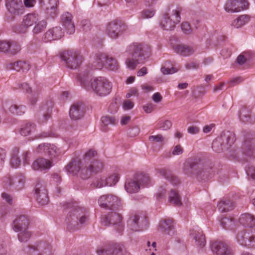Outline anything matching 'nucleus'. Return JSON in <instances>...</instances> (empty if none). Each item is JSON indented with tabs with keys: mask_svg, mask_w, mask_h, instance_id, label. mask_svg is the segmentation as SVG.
<instances>
[{
	"mask_svg": "<svg viewBox=\"0 0 255 255\" xmlns=\"http://www.w3.org/2000/svg\"><path fill=\"white\" fill-rule=\"evenodd\" d=\"M126 53L125 64L128 69L133 70L141 63L142 58L145 59L149 57L150 48L143 43H133L127 47Z\"/></svg>",
	"mask_w": 255,
	"mask_h": 255,
	"instance_id": "f257e3e1",
	"label": "nucleus"
},
{
	"mask_svg": "<svg viewBox=\"0 0 255 255\" xmlns=\"http://www.w3.org/2000/svg\"><path fill=\"white\" fill-rule=\"evenodd\" d=\"M66 223L70 230H76L80 225H86L89 221L88 211L86 208L74 206L67 216Z\"/></svg>",
	"mask_w": 255,
	"mask_h": 255,
	"instance_id": "f03ea898",
	"label": "nucleus"
},
{
	"mask_svg": "<svg viewBox=\"0 0 255 255\" xmlns=\"http://www.w3.org/2000/svg\"><path fill=\"white\" fill-rule=\"evenodd\" d=\"M90 88L97 95L105 96L110 93L112 85L104 77H94L91 80Z\"/></svg>",
	"mask_w": 255,
	"mask_h": 255,
	"instance_id": "7ed1b4c3",
	"label": "nucleus"
},
{
	"mask_svg": "<svg viewBox=\"0 0 255 255\" xmlns=\"http://www.w3.org/2000/svg\"><path fill=\"white\" fill-rule=\"evenodd\" d=\"M180 11L178 8L169 10L165 13L160 22V27L165 30H171L180 21Z\"/></svg>",
	"mask_w": 255,
	"mask_h": 255,
	"instance_id": "20e7f679",
	"label": "nucleus"
},
{
	"mask_svg": "<svg viewBox=\"0 0 255 255\" xmlns=\"http://www.w3.org/2000/svg\"><path fill=\"white\" fill-rule=\"evenodd\" d=\"M150 179L147 175L140 174L133 179H128L125 183V188L129 193H134L139 190L140 187H144L149 184Z\"/></svg>",
	"mask_w": 255,
	"mask_h": 255,
	"instance_id": "39448f33",
	"label": "nucleus"
},
{
	"mask_svg": "<svg viewBox=\"0 0 255 255\" xmlns=\"http://www.w3.org/2000/svg\"><path fill=\"white\" fill-rule=\"evenodd\" d=\"M183 170L184 174L189 176L196 175L198 177L206 178L209 176V169L204 168L202 165L195 161L185 163Z\"/></svg>",
	"mask_w": 255,
	"mask_h": 255,
	"instance_id": "423d86ee",
	"label": "nucleus"
},
{
	"mask_svg": "<svg viewBox=\"0 0 255 255\" xmlns=\"http://www.w3.org/2000/svg\"><path fill=\"white\" fill-rule=\"evenodd\" d=\"M67 150V149H65L63 147H58L53 144L42 143L38 146L36 152L45 153L52 159L63 155Z\"/></svg>",
	"mask_w": 255,
	"mask_h": 255,
	"instance_id": "0eeeda50",
	"label": "nucleus"
},
{
	"mask_svg": "<svg viewBox=\"0 0 255 255\" xmlns=\"http://www.w3.org/2000/svg\"><path fill=\"white\" fill-rule=\"evenodd\" d=\"M5 6L10 16H7V21L13 20L14 17L23 14L24 7L21 0H6Z\"/></svg>",
	"mask_w": 255,
	"mask_h": 255,
	"instance_id": "6e6552de",
	"label": "nucleus"
},
{
	"mask_svg": "<svg viewBox=\"0 0 255 255\" xmlns=\"http://www.w3.org/2000/svg\"><path fill=\"white\" fill-rule=\"evenodd\" d=\"M101 223L103 225L107 226L109 225L116 226L117 232L121 233L124 230L121 216L114 212L108 213L102 218Z\"/></svg>",
	"mask_w": 255,
	"mask_h": 255,
	"instance_id": "1a4fd4ad",
	"label": "nucleus"
},
{
	"mask_svg": "<svg viewBox=\"0 0 255 255\" xmlns=\"http://www.w3.org/2000/svg\"><path fill=\"white\" fill-rule=\"evenodd\" d=\"M100 207L115 210L120 208L121 205V200L117 196L112 194L101 196L98 200Z\"/></svg>",
	"mask_w": 255,
	"mask_h": 255,
	"instance_id": "9d476101",
	"label": "nucleus"
},
{
	"mask_svg": "<svg viewBox=\"0 0 255 255\" xmlns=\"http://www.w3.org/2000/svg\"><path fill=\"white\" fill-rule=\"evenodd\" d=\"M235 141V137L233 133L224 134L213 141L212 147L216 152H220L227 148V146H231Z\"/></svg>",
	"mask_w": 255,
	"mask_h": 255,
	"instance_id": "9b49d317",
	"label": "nucleus"
},
{
	"mask_svg": "<svg viewBox=\"0 0 255 255\" xmlns=\"http://www.w3.org/2000/svg\"><path fill=\"white\" fill-rule=\"evenodd\" d=\"M61 59L65 62L67 66L71 69L77 68L81 63V56L78 52L67 51L61 55Z\"/></svg>",
	"mask_w": 255,
	"mask_h": 255,
	"instance_id": "f8f14e48",
	"label": "nucleus"
},
{
	"mask_svg": "<svg viewBox=\"0 0 255 255\" xmlns=\"http://www.w3.org/2000/svg\"><path fill=\"white\" fill-rule=\"evenodd\" d=\"M127 29V26L121 21L118 20L111 21L106 28L107 34L112 38H117L126 32Z\"/></svg>",
	"mask_w": 255,
	"mask_h": 255,
	"instance_id": "ddd939ff",
	"label": "nucleus"
},
{
	"mask_svg": "<svg viewBox=\"0 0 255 255\" xmlns=\"http://www.w3.org/2000/svg\"><path fill=\"white\" fill-rule=\"evenodd\" d=\"M39 19V17L37 14L35 13H28L23 17L22 25L23 27L20 25L15 26L14 30L19 33H25L26 31V28L36 24Z\"/></svg>",
	"mask_w": 255,
	"mask_h": 255,
	"instance_id": "4468645a",
	"label": "nucleus"
},
{
	"mask_svg": "<svg viewBox=\"0 0 255 255\" xmlns=\"http://www.w3.org/2000/svg\"><path fill=\"white\" fill-rule=\"evenodd\" d=\"M249 3L247 0H228L224 5L227 12H238L248 8Z\"/></svg>",
	"mask_w": 255,
	"mask_h": 255,
	"instance_id": "2eb2a0df",
	"label": "nucleus"
},
{
	"mask_svg": "<svg viewBox=\"0 0 255 255\" xmlns=\"http://www.w3.org/2000/svg\"><path fill=\"white\" fill-rule=\"evenodd\" d=\"M35 198L37 203L43 206L46 205L49 202L47 190L44 184L38 183L35 188Z\"/></svg>",
	"mask_w": 255,
	"mask_h": 255,
	"instance_id": "dca6fc26",
	"label": "nucleus"
},
{
	"mask_svg": "<svg viewBox=\"0 0 255 255\" xmlns=\"http://www.w3.org/2000/svg\"><path fill=\"white\" fill-rule=\"evenodd\" d=\"M64 35V32L60 26L49 29L43 35L42 40L45 42L60 39Z\"/></svg>",
	"mask_w": 255,
	"mask_h": 255,
	"instance_id": "f3484780",
	"label": "nucleus"
},
{
	"mask_svg": "<svg viewBox=\"0 0 255 255\" xmlns=\"http://www.w3.org/2000/svg\"><path fill=\"white\" fill-rule=\"evenodd\" d=\"M210 247L213 253L216 255H232V252L224 243L213 241Z\"/></svg>",
	"mask_w": 255,
	"mask_h": 255,
	"instance_id": "a211bd4d",
	"label": "nucleus"
},
{
	"mask_svg": "<svg viewBox=\"0 0 255 255\" xmlns=\"http://www.w3.org/2000/svg\"><path fill=\"white\" fill-rule=\"evenodd\" d=\"M29 252L32 253L37 251V255H51L52 250L50 245L45 242H40L35 245H31L29 247Z\"/></svg>",
	"mask_w": 255,
	"mask_h": 255,
	"instance_id": "6ab92c4d",
	"label": "nucleus"
},
{
	"mask_svg": "<svg viewBox=\"0 0 255 255\" xmlns=\"http://www.w3.org/2000/svg\"><path fill=\"white\" fill-rule=\"evenodd\" d=\"M72 16L69 12H65L61 16V22L67 32L69 34L75 32V28L74 22L72 21Z\"/></svg>",
	"mask_w": 255,
	"mask_h": 255,
	"instance_id": "aec40b11",
	"label": "nucleus"
},
{
	"mask_svg": "<svg viewBox=\"0 0 255 255\" xmlns=\"http://www.w3.org/2000/svg\"><path fill=\"white\" fill-rule=\"evenodd\" d=\"M53 166L51 159L39 158L33 162L31 167L34 170H47Z\"/></svg>",
	"mask_w": 255,
	"mask_h": 255,
	"instance_id": "412c9836",
	"label": "nucleus"
},
{
	"mask_svg": "<svg viewBox=\"0 0 255 255\" xmlns=\"http://www.w3.org/2000/svg\"><path fill=\"white\" fill-rule=\"evenodd\" d=\"M6 68L9 70H15L23 72H27L30 69V64L24 61H17L13 62H10L6 64Z\"/></svg>",
	"mask_w": 255,
	"mask_h": 255,
	"instance_id": "4be33fe9",
	"label": "nucleus"
},
{
	"mask_svg": "<svg viewBox=\"0 0 255 255\" xmlns=\"http://www.w3.org/2000/svg\"><path fill=\"white\" fill-rule=\"evenodd\" d=\"M28 225L27 218L24 215H20L13 221L12 227L15 232H19L27 229Z\"/></svg>",
	"mask_w": 255,
	"mask_h": 255,
	"instance_id": "5701e85b",
	"label": "nucleus"
},
{
	"mask_svg": "<svg viewBox=\"0 0 255 255\" xmlns=\"http://www.w3.org/2000/svg\"><path fill=\"white\" fill-rule=\"evenodd\" d=\"M252 235V234L249 232L242 231L238 233L237 241L242 246H250L252 245V239L255 238V236Z\"/></svg>",
	"mask_w": 255,
	"mask_h": 255,
	"instance_id": "b1692460",
	"label": "nucleus"
},
{
	"mask_svg": "<svg viewBox=\"0 0 255 255\" xmlns=\"http://www.w3.org/2000/svg\"><path fill=\"white\" fill-rule=\"evenodd\" d=\"M41 3H43L47 9V13L54 18L57 15L56 7L58 4V0H39Z\"/></svg>",
	"mask_w": 255,
	"mask_h": 255,
	"instance_id": "393cba45",
	"label": "nucleus"
},
{
	"mask_svg": "<svg viewBox=\"0 0 255 255\" xmlns=\"http://www.w3.org/2000/svg\"><path fill=\"white\" fill-rule=\"evenodd\" d=\"M16 89H22L26 93L29 94L28 96L30 103L34 105L37 101V97L38 95V92L32 90L31 88L26 83H23L17 84V86L15 87Z\"/></svg>",
	"mask_w": 255,
	"mask_h": 255,
	"instance_id": "a878e982",
	"label": "nucleus"
},
{
	"mask_svg": "<svg viewBox=\"0 0 255 255\" xmlns=\"http://www.w3.org/2000/svg\"><path fill=\"white\" fill-rule=\"evenodd\" d=\"M4 182L8 185H13L14 187L19 190L23 188L25 183V178L23 175L16 176L12 178H6Z\"/></svg>",
	"mask_w": 255,
	"mask_h": 255,
	"instance_id": "bb28decb",
	"label": "nucleus"
},
{
	"mask_svg": "<svg viewBox=\"0 0 255 255\" xmlns=\"http://www.w3.org/2000/svg\"><path fill=\"white\" fill-rule=\"evenodd\" d=\"M81 161L74 159L71 161L65 167L66 171L73 175H76L81 170L83 172L85 168H82Z\"/></svg>",
	"mask_w": 255,
	"mask_h": 255,
	"instance_id": "cd10ccee",
	"label": "nucleus"
},
{
	"mask_svg": "<svg viewBox=\"0 0 255 255\" xmlns=\"http://www.w3.org/2000/svg\"><path fill=\"white\" fill-rule=\"evenodd\" d=\"M84 112L82 105L79 103H75L72 105L69 111V116L73 120H78L83 116Z\"/></svg>",
	"mask_w": 255,
	"mask_h": 255,
	"instance_id": "c85d7f7f",
	"label": "nucleus"
},
{
	"mask_svg": "<svg viewBox=\"0 0 255 255\" xmlns=\"http://www.w3.org/2000/svg\"><path fill=\"white\" fill-rule=\"evenodd\" d=\"M173 50L176 53L183 56H189L195 52L193 47L185 44L176 45L173 47Z\"/></svg>",
	"mask_w": 255,
	"mask_h": 255,
	"instance_id": "c756f323",
	"label": "nucleus"
},
{
	"mask_svg": "<svg viewBox=\"0 0 255 255\" xmlns=\"http://www.w3.org/2000/svg\"><path fill=\"white\" fill-rule=\"evenodd\" d=\"M108 56L104 53L97 54L92 63V69H102L106 66Z\"/></svg>",
	"mask_w": 255,
	"mask_h": 255,
	"instance_id": "7c9ffc66",
	"label": "nucleus"
},
{
	"mask_svg": "<svg viewBox=\"0 0 255 255\" xmlns=\"http://www.w3.org/2000/svg\"><path fill=\"white\" fill-rule=\"evenodd\" d=\"M159 227V230L166 235L172 236L174 234L173 223L171 220H164L161 221Z\"/></svg>",
	"mask_w": 255,
	"mask_h": 255,
	"instance_id": "2f4dec72",
	"label": "nucleus"
},
{
	"mask_svg": "<svg viewBox=\"0 0 255 255\" xmlns=\"http://www.w3.org/2000/svg\"><path fill=\"white\" fill-rule=\"evenodd\" d=\"M239 222L243 226L246 227L252 228L255 227V217L251 214L245 213L242 214Z\"/></svg>",
	"mask_w": 255,
	"mask_h": 255,
	"instance_id": "473e14b6",
	"label": "nucleus"
},
{
	"mask_svg": "<svg viewBox=\"0 0 255 255\" xmlns=\"http://www.w3.org/2000/svg\"><path fill=\"white\" fill-rule=\"evenodd\" d=\"M139 217L135 214L130 217L128 221V228L134 232H138L142 230L141 226L139 222Z\"/></svg>",
	"mask_w": 255,
	"mask_h": 255,
	"instance_id": "72a5a7b5",
	"label": "nucleus"
},
{
	"mask_svg": "<svg viewBox=\"0 0 255 255\" xmlns=\"http://www.w3.org/2000/svg\"><path fill=\"white\" fill-rule=\"evenodd\" d=\"M158 173L161 176L168 180L173 185L176 186L180 183L178 177L173 175L169 170L165 169H160L158 170Z\"/></svg>",
	"mask_w": 255,
	"mask_h": 255,
	"instance_id": "f704fd0d",
	"label": "nucleus"
},
{
	"mask_svg": "<svg viewBox=\"0 0 255 255\" xmlns=\"http://www.w3.org/2000/svg\"><path fill=\"white\" fill-rule=\"evenodd\" d=\"M190 235L195 241L196 245L200 248H203L206 245L205 236L201 231L194 230Z\"/></svg>",
	"mask_w": 255,
	"mask_h": 255,
	"instance_id": "c9c22d12",
	"label": "nucleus"
},
{
	"mask_svg": "<svg viewBox=\"0 0 255 255\" xmlns=\"http://www.w3.org/2000/svg\"><path fill=\"white\" fill-rule=\"evenodd\" d=\"M104 167L103 163L99 160H93L88 166L85 167L86 171L90 173H97L101 171Z\"/></svg>",
	"mask_w": 255,
	"mask_h": 255,
	"instance_id": "e433bc0d",
	"label": "nucleus"
},
{
	"mask_svg": "<svg viewBox=\"0 0 255 255\" xmlns=\"http://www.w3.org/2000/svg\"><path fill=\"white\" fill-rule=\"evenodd\" d=\"M234 207V203L229 200L222 201L218 204V209L221 212L229 211L232 210Z\"/></svg>",
	"mask_w": 255,
	"mask_h": 255,
	"instance_id": "4c0bfd02",
	"label": "nucleus"
},
{
	"mask_svg": "<svg viewBox=\"0 0 255 255\" xmlns=\"http://www.w3.org/2000/svg\"><path fill=\"white\" fill-rule=\"evenodd\" d=\"M113 255H130L125 247L121 244L115 243L113 244Z\"/></svg>",
	"mask_w": 255,
	"mask_h": 255,
	"instance_id": "58836bf2",
	"label": "nucleus"
},
{
	"mask_svg": "<svg viewBox=\"0 0 255 255\" xmlns=\"http://www.w3.org/2000/svg\"><path fill=\"white\" fill-rule=\"evenodd\" d=\"M47 23L45 20H38V21L35 24V26L32 29L33 35H37L44 31L47 27Z\"/></svg>",
	"mask_w": 255,
	"mask_h": 255,
	"instance_id": "ea45409f",
	"label": "nucleus"
},
{
	"mask_svg": "<svg viewBox=\"0 0 255 255\" xmlns=\"http://www.w3.org/2000/svg\"><path fill=\"white\" fill-rule=\"evenodd\" d=\"M169 201L175 206L181 205L180 197L178 193L175 190H171L169 194Z\"/></svg>",
	"mask_w": 255,
	"mask_h": 255,
	"instance_id": "a19ab883",
	"label": "nucleus"
},
{
	"mask_svg": "<svg viewBox=\"0 0 255 255\" xmlns=\"http://www.w3.org/2000/svg\"><path fill=\"white\" fill-rule=\"evenodd\" d=\"M19 149L14 148L12 150V156L10 160V165L13 168H17L20 165V160L18 157Z\"/></svg>",
	"mask_w": 255,
	"mask_h": 255,
	"instance_id": "79ce46f5",
	"label": "nucleus"
},
{
	"mask_svg": "<svg viewBox=\"0 0 255 255\" xmlns=\"http://www.w3.org/2000/svg\"><path fill=\"white\" fill-rule=\"evenodd\" d=\"M250 18L247 15H242L235 19L232 22V25L235 28H239L249 21Z\"/></svg>",
	"mask_w": 255,
	"mask_h": 255,
	"instance_id": "37998d69",
	"label": "nucleus"
},
{
	"mask_svg": "<svg viewBox=\"0 0 255 255\" xmlns=\"http://www.w3.org/2000/svg\"><path fill=\"white\" fill-rule=\"evenodd\" d=\"M35 130V125L32 123H26L22 126L20 133L22 136H27L29 135Z\"/></svg>",
	"mask_w": 255,
	"mask_h": 255,
	"instance_id": "c03bdc74",
	"label": "nucleus"
},
{
	"mask_svg": "<svg viewBox=\"0 0 255 255\" xmlns=\"http://www.w3.org/2000/svg\"><path fill=\"white\" fill-rule=\"evenodd\" d=\"M9 112L16 115H22L25 113V107L22 105H11L9 108Z\"/></svg>",
	"mask_w": 255,
	"mask_h": 255,
	"instance_id": "a18cd8bd",
	"label": "nucleus"
},
{
	"mask_svg": "<svg viewBox=\"0 0 255 255\" xmlns=\"http://www.w3.org/2000/svg\"><path fill=\"white\" fill-rule=\"evenodd\" d=\"M235 222L232 218L225 217L220 221V224L223 228L226 230L232 229L234 226Z\"/></svg>",
	"mask_w": 255,
	"mask_h": 255,
	"instance_id": "49530a36",
	"label": "nucleus"
},
{
	"mask_svg": "<svg viewBox=\"0 0 255 255\" xmlns=\"http://www.w3.org/2000/svg\"><path fill=\"white\" fill-rule=\"evenodd\" d=\"M113 244L99 248L97 253L98 255H113Z\"/></svg>",
	"mask_w": 255,
	"mask_h": 255,
	"instance_id": "de8ad7c7",
	"label": "nucleus"
},
{
	"mask_svg": "<svg viewBox=\"0 0 255 255\" xmlns=\"http://www.w3.org/2000/svg\"><path fill=\"white\" fill-rule=\"evenodd\" d=\"M105 67L111 70H116L118 69L119 64L116 59L108 56Z\"/></svg>",
	"mask_w": 255,
	"mask_h": 255,
	"instance_id": "09e8293b",
	"label": "nucleus"
},
{
	"mask_svg": "<svg viewBox=\"0 0 255 255\" xmlns=\"http://www.w3.org/2000/svg\"><path fill=\"white\" fill-rule=\"evenodd\" d=\"M255 141L254 140H246L245 142H244L243 148L244 150L245 154L250 155V152L253 150L254 149V144Z\"/></svg>",
	"mask_w": 255,
	"mask_h": 255,
	"instance_id": "8fccbe9b",
	"label": "nucleus"
},
{
	"mask_svg": "<svg viewBox=\"0 0 255 255\" xmlns=\"http://www.w3.org/2000/svg\"><path fill=\"white\" fill-rule=\"evenodd\" d=\"M251 111L247 108H244L240 112L239 118L243 122H248L251 118Z\"/></svg>",
	"mask_w": 255,
	"mask_h": 255,
	"instance_id": "3c124183",
	"label": "nucleus"
},
{
	"mask_svg": "<svg viewBox=\"0 0 255 255\" xmlns=\"http://www.w3.org/2000/svg\"><path fill=\"white\" fill-rule=\"evenodd\" d=\"M101 122L104 126H107L116 125L118 123V121L113 116H105L102 117Z\"/></svg>",
	"mask_w": 255,
	"mask_h": 255,
	"instance_id": "603ef678",
	"label": "nucleus"
},
{
	"mask_svg": "<svg viewBox=\"0 0 255 255\" xmlns=\"http://www.w3.org/2000/svg\"><path fill=\"white\" fill-rule=\"evenodd\" d=\"M18 232L19 233L18 238L20 242H27L31 237V233L27 229H25Z\"/></svg>",
	"mask_w": 255,
	"mask_h": 255,
	"instance_id": "864d4df0",
	"label": "nucleus"
},
{
	"mask_svg": "<svg viewBox=\"0 0 255 255\" xmlns=\"http://www.w3.org/2000/svg\"><path fill=\"white\" fill-rule=\"evenodd\" d=\"M155 9L154 8L145 9L140 13V18L142 19H148L152 17L155 13Z\"/></svg>",
	"mask_w": 255,
	"mask_h": 255,
	"instance_id": "5fc2aeb1",
	"label": "nucleus"
},
{
	"mask_svg": "<svg viewBox=\"0 0 255 255\" xmlns=\"http://www.w3.org/2000/svg\"><path fill=\"white\" fill-rule=\"evenodd\" d=\"M172 126L171 122L169 120H161L157 124V128L163 130L170 129Z\"/></svg>",
	"mask_w": 255,
	"mask_h": 255,
	"instance_id": "6e6d98bb",
	"label": "nucleus"
},
{
	"mask_svg": "<svg viewBox=\"0 0 255 255\" xmlns=\"http://www.w3.org/2000/svg\"><path fill=\"white\" fill-rule=\"evenodd\" d=\"M120 179V175L118 173H114L107 178L108 185L109 186L115 185Z\"/></svg>",
	"mask_w": 255,
	"mask_h": 255,
	"instance_id": "4d7b16f0",
	"label": "nucleus"
},
{
	"mask_svg": "<svg viewBox=\"0 0 255 255\" xmlns=\"http://www.w3.org/2000/svg\"><path fill=\"white\" fill-rule=\"evenodd\" d=\"M21 47L19 44L15 41H9V49L8 52L12 54H15L20 51Z\"/></svg>",
	"mask_w": 255,
	"mask_h": 255,
	"instance_id": "13d9d810",
	"label": "nucleus"
},
{
	"mask_svg": "<svg viewBox=\"0 0 255 255\" xmlns=\"http://www.w3.org/2000/svg\"><path fill=\"white\" fill-rule=\"evenodd\" d=\"M94 185L98 188H102L106 186H108L107 178H98L94 183Z\"/></svg>",
	"mask_w": 255,
	"mask_h": 255,
	"instance_id": "bf43d9fd",
	"label": "nucleus"
},
{
	"mask_svg": "<svg viewBox=\"0 0 255 255\" xmlns=\"http://www.w3.org/2000/svg\"><path fill=\"white\" fill-rule=\"evenodd\" d=\"M9 49V41L0 40V51L3 52H8Z\"/></svg>",
	"mask_w": 255,
	"mask_h": 255,
	"instance_id": "052dcab7",
	"label": "nucleus"
},
{
	"mask_svg": "<svg viewBox=\"0 0 255 255\" xmlns=\"http://www.w3.org/2000/svg\"><path fill=\"white\" fill-rule=\"evenodd\" d=\"M181 29L182 31L186 34H190L192 32V29L190 25L187 22H183L181 23Z\"/></svg>",
	"mask_w": 255,
	"mask_h": 255,
	"instance_id": "680f3d73",
	"label": "nucleus"
},
{
	"mask_svg": "<svg viewBox=\"0 0 255 255\" xmlns=\"http://www.w3.org/2000/svg\"><path fill=\"white\" fill-rule=\"evenodd\" d=\"M149 140L151 142H162L164 141V137L162 135L158 134L155 135H150L149 136Z\"/></svg>",
	"mask_w": 255,
	"mask_h": 255,
	"instance_id": "e2e57ef3",
	"label": "nucleus"
},
{
	"mask_svg": "<svg viewBox=\"0 0 255 255\" xmlns=\"http://www.w3.org/2000/svg\"><path fill=\"white\" fill-rule=\"evenodd\" d=\"M81 28L82 31L87 32L91 29V24L88 20H83L81 23Z\"/></svg>",
	"mask_w": 255,
	"mask_h": 255,
	"instance_id": "0e129e2a",
	"label": "nucleus"
},
{
	"mask_svg": "<svg viewBox=\"0 0 255 255\" xmlns=\"http://www.w3.org/2000/svg\"><path fill=\"white\" fill-rule=\"evenodd\" d=\"M246 172L248 175L253 179L255 180V167L253 165H249L246 169Z\"/></svg>",
	"mask_w": 255,
	"mask_h": 255,
	"instance_id": "69168bd1",
	"label": "nucleus"
},
{
	"mask_svg": "<svg viewBox=\"0 0 255 255\" xmlns=\"http://www.w3.org/2000/svg\"><path fill=\"white\" fill-rule=\"evenodd\" d=\"M183 152V148L180 145H176L173 149L172 154L173 155H179Z\"/></svg>",
	"mask_w": 255,
	"mask_h": 255,
	"instance_id": "338daca9",
	"label": "nucleus"
},
{
	"mask_svg": "<svg viewBox=\"0 0 255 255\" xmlns=\"http://www.w3.org/2000/svg\"><path fill=\"white\" fill-rule=\"evenodd\" d=\"M134 104L130 100H125L123 102V108L124 110H128L133 108Z\"/></svg>",
	"mask_w": 255,
	"mask_h": 255,
	"instance_id": "774afa93",
	"label": "nucleus"
}]
</instances>
